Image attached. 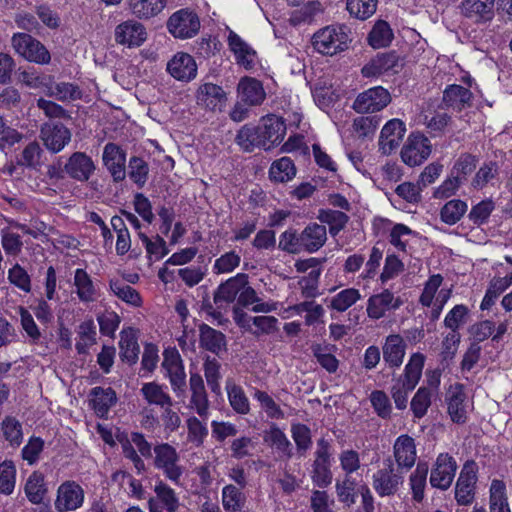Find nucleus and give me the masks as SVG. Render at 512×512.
I'll list each match as a JSON object with an SVG mask.
<instances>
[{
	"mask_svg": "<svg viewBox=\"0 0 512 512\" xmlns=\"http://www.w3.org/2000/svg\"><path fill=\"white\" fill-rule=\"evenodd\" d=\"M424 361L425 357L423 354H412L405 366L404 374L392 386L391 395L398 409L403 410L407 407L408 393L414 390L418 384L422 375Z\"/></svg>",
	"mask_w": 512,
	"mask_h": 512,
	"instance_id": "obj_1",
	"label": "nucleus"
},
{
	"mask_svg": "<svg viewBox=\"0 0 512 512\" xmlns=\"http://www.w3.org/2000/svg\"><path fill=\"white\" fill-rule=\"evenodd\" d=\"M350 30L345 25L327 26L313 36V46L321 54L334 55L348 49Z\"/></svg>",
	"mask_w": 512,
	"mask_h": 512,
	"instance_id": "obj_2",
	"label": "nucleus"
},
{
	"mask_svg": "<svg viewBox=\"0 0 512 512\" xmlns=\"http://www.w3.org/2000/svg\"><path fill=\"white\" fill-rule=\"evenodd\" d=\"M11 45L16 53L29 62L47 65L51 61V54L45 45L27 33H15Z\"/></svg>",
	"mask_w": 512,
	"mask_h": 512,
	"instance_id": "obj_3",
	"label": "nucleus"
},
{
	"mask_svg": "<svg viewBox=\"0 0 512 512\" xmlns=\"http://www.w3.org/2000/svg\"><path fill=\"white\" fill-rule=\"evenodd\" d=\"M403 481L402 471L395 468L391 458H387L383 461V468L373 475V488L381 497L391 496L397 493Z\"/></svg>",
	"mask_w": 512,
	"mask_h": 512,
	"instance_id": "obj_4",
	"label": "nucleus"
},
{
	"mask_svg": "<svg viewBox=\"0 0 512 512\" xmlns=\"http://www.w3.org/2000/svg\"><path fill=\"white\" fill-rule=\"evenodd\" d=\"M167 28L175 38H192L200 29V20L193 11L181 9L169 17Z\"/></svg>",
	"mask_w": 512,
	"mask_h": 512,
	"instance_id": "obj_5",
	"label": "nucleus"
},
{
	"mask_svg": "<svg viewBox=\"0 0 512 512\" xmlns=\"http://www.w3.org/2000/svg\"><path fill=\"white\" fill-rule=\"evenodd\" d=\"M154 466L163 471L171 481L177 483L183 473L178 464L179 455L176 449L168 443H162L154 447Z\"/></svg>",
	"mask_w": 512,
	"mask_h": 512,
	"instance_id": "obj_6",
	"label": "nucleus"
},
{
	"mask_svg": "<svg viewBox=\"0 0 512 512\" xmlns=\"http://www.w3.org/2000/svg\"><path fill=\"white\" fill-rule=\"evenodd\" d=\"M391 102V95L382 86H376L360 93L352 108L360 114L381 111Z\"/></svg>",
	"mask_w": 512,
	"mask_h": 512,
	"instance_id": "obj_7",
	"label": "nucleus"
},
{
	"mask_svg": "<svg viewBox=\"0 0 512 512\" xmlns=\"http://www.w3.org/2000/svg\"><path fill=\"white\" fill-rule=\"evenodd\" d=\"M431 154V144L423 134H411L401 150L403 162L411 167L422 164Z\"/></svg>",
	"mask_w": 512,
	"mask_h": 512,
	"instance_id": "obj_8",
	"label": "nucleus"
},
{
	"mask_svg": "<svg viewBox=\"0 0 512 512\" xmlns=\"http://www.w3.org/2000/svg\"><path fill=\"white\" fill-rule=\"evenodd\" d=\"M478 467L475 461H466L455 487V499L459 505H468L474 499Z\"/></svg>",
	"mask_w": 512,
	"mask_h": 512,
	"instance_id": "obj_9",
	"label": "nucleus"
},
{
	"mask_svg": "<svg viewBox=\"0 0 512 512\" xmlns=\"http://www.w3.org/2000/svg\"><path fill=\"white\" fill-rule=\"evenodd\" d=\"M71 131L60 122H47L42 124L40 138L44 146L52 153L62 151L71 141Z\"/></svg>",
	"mask_w": 512,
	"mask_h": 512,
	"instance_id": "obj_10",
	"label": "nucleus"
},
{
	"mask_svg": "<svg viewBox=\"0 0 512 512\" xmlns=\"http://www.w3.org/2000/svg\"><path fill=\"white\" fill-rule=\"evenodd\" d=\"M95 171L93 159L85 152H73L65 162L66 175L77 182H88Z\"/></svg>",
	"mask_w": 512,
	"mask_h": 512,
	"instance_id": "obj_11",
	"label": "nucleus"
},
{
	"mask_svg": "<svg viewBox=\"0 0 512 512\" xmlns=\"http://www.w3.org/2000/svg\"><path fill=\"white\" fill-rule=\"evenodd\" d=\"M402 67L400 57L395 51L378 53L366 63L361 73L364 77H379L387 73H397Z\"/></svg>",
	"mask_w": 512,
	"mask_h": 512,
	"instance_id": "obj_12",
	"label": "nucleus"
},
{
	"mask_svg": "<svg viewBox=\"0 0 512 512\" xmlns=\"http://www.w3.org/2000/svg\"><path fill=\"white\" fill-rule=\"evenodd\" d=\"M103 165L110 173L114 182H122L126 178V152L119 145L109 142L104 146Z\"/></svg>",
	"mask_w": 512,
	"mask_h": 512,
	"instance_id": "obj_13",
	"label": "nucleus"
},
{
	"mask_svg": "<svg viewBox=\"0 0 512 512\" xmlns=\"http://www.w3.org/2000/svg\"><path fill=\"white\" fill-rule=\"evenodd\" d=\"M84 491L75 481L63 482L57 490L55 508L58 512L73 511L82 506Z\"/></svg>",
	"mask_w": 512,
	"mask_h": 512,
	"instance_id": "obj_14",
	"label": "nucleus"
},
{
	"mask_svg": "<svg viewBox=\"0 0 512 512\" xmlns=\"http://www.w3.org/2000/svg\"><path fill=\"white\" fill-rule=\"evenodd\" d=\"M456 469L457 464L452 456L447 453L439 454L431 471V485L441 490H447L454 479Z\"/></svg>",
	"mask_w": 512,
	"mask_h": 512,
	"instance_id": "obj_15",
	"label": "nucleus"
},
{
	"mask_svg": "<svg viewBox=\"0 0 512 512\" xmlns=\"http://www.w3.org/2000/svg\"><path fill=\"white\" fill-rule=\"evenodd\" d=\"M447 412L453 423L464 424L467 421V395L462 384L451 385L446 393Z\"/></svg>",
	"mask_w": 512,
	"mask_h": 512,
	"instance_id": "obj_16",
	"label": "nucleus"
},
{
	"mask_svg": "<svg viewBox=\"0 0 512 512\" xmlns=\"http://www.w3.org/2000/svg\"><path fill=\"white\" fill-rule=\"evenodd\" d=\"M248 284V275L239 273L234 277L229 278L221 283L214 292L213 301L219 309H225L228 304L233 303L241 288Z\"/></svg>",
	"mask_w": 512,
	"mask_h": 512,
	"instance_id": "obj_17",
	"label": "nucleus"
},
{
	"mask_svg": "<svg viewBox=\"0 0 512 512\" xmlns=\"http://www.w3.org/2000/svg\"><path fill=\"white\" fill-rule=\"evenodd\" d=\"M115 41L128 47H139L147 38L145 27L135 20H127L116 26Z\"/></svg>",
	"mask_w": 512,
	"mask_h": 512,
	"instance_id": "obj_18",
	"label": "nucleus"
},
{
	"mask_svg": "<svg viewBox=\"0 0 512 512\" xmlns=\"http://www.w3.org/2000/svg\"><path fill=\"white\" fill-rule=\"evenodd\" d=\"M393 455L397 469L409 470L416 462V445L414 439L407 435H400L394 442Z\"/></svg>",
	"mask_w": 512,
	"mask_h": 512,
	"instance_id": "obj_19",
	"label": "nucleus"
},
{
	"mask_svg": "<svg viewBox=\"0 0 512 512\" xmlns=\"http://www.w3.org/2000/svg\"><path fill=\"white\" fill-rule=\"evenodd\" d=\"M262 138L266 145V150H270L278 145L284 139L286 134V124L281 117L268 115L263 117L258 124Z\"/></svg>",
	"mask_w": 512,
	"mask_h": 512,
	"instance_id": "obj_20",
	"label": "nucleus"
},
{
	"mask_svg": "<svg viewBox=\"0 0 512 512\" xmlns=\"http://www.w3.org/2000/svg\"><path fill=\"white\" fill-rule=\"evenodd\" d=\"M406 128L404 123L399 119L388 121L382 128L379 147L383 154H391L401 143Z\"/></svg>",
	"mask_w": 512,
	"mask_h": 512,
	"instance_id": "obj_21",
	"label": "nucleus"
},
{
	"mask_svg": "<svg viewBox=\"0 0 512 512\" xmlns=\"http://www.w3.org/2000/svg\"><path fill=\"white\" fill-rule=\"evenodd\" d=\"M167 71L179 81H190L196 77L197 65L191 55L178 52L167 63Z\"/></svg>",
	"mask_w": 512,
	"mask_h": 512,
	"instance_id": "obj_22",
	"label": "nucleus"
},
{
	"mask_svg": "<svg viewBox=\"0 0 512 512\" xmlns=\"http://www.w3.org/2000/svg\"><path fill=\"white\" fill-rule=\"evenodd\" d=\"M238 97L247 106L261 105L265 100L266 93L262 83L251 77H244L238 84Z\"/></svg>",
	"mask_w": 512,
	"mask_h": 512,
	"instance_id": "obj_23",
	"label": "nucleus"
},
{
	"mask_svg": "<svg viewBox=\"0 0 512 512\" xmlns=\"http://www.w3.org/2000/svg\"><path fill=\"white\" fill-rule=\"evenodd\" d=\"M155 498L148 501L150 512H162V508L167 512H175L179 507L178 498L172 488L160 482L155 486Z\"/></svg>",
	"mask_w": 512,
	"mask_h": 512,
	"instance_id": "obj_24",
	"label": "nucleus"
},
{
	"mask_svg": "<svg viewBox=\"0 0 512 512\" xmlns=\"http://www.w3.org/2000/svg\"><path fill=\"white\" fill-rule=\"evenodd\" d=\"M495 0H464L462 14L474 22H487L494 16Z\"/></svg>",
	"mask_w": 512,
	"mask_h": 512,
	"instance_id": "obj_25",
	"label": "nucleus"
},
{
	"mask_svg": "<svg viewBox=\"0 0 512 512\" xmlns=\"http://www.w3.org/2000/svg\"><path fill=\"white\" fill-rule=\"evenodd\" d=\"M382 350L383 359L390 368H398L402 365L406 353V343L400 335L387 336Z\"/></svg>",
	"mask_w": 512,
	"mask_h": 512,
	"instance_id": "obj_26",
	"label": "nucleus"
},
{
	"mask_svg": "<svg viewBox=\"0 0 512 512\" xmlns=\"http://www.w3.org/2000/svg\"><path fill=\"white\" fill-rule=\"evenodd\" d=\"M303 251L314 253L322 248L327 240V231L324 225L310 223L300 233Z\"/></svg>",
	"mask_w": 512,
	"mask_h": 512,
	"instance_id": "obj_27",
	"label": "nucleus"
},
{
	"mask_svg": "<svg viewBox=\"0 0 512 512\" xmlns=\"http://www.w3.org/2000/svg\"><path fill=\"white\" fill-rule=\"evenodd\" d=\"M472 92L461 85H449L443 92L442 107L462 111L471 106Z\"/></svg>",
	"mask_w": 512,
	"mask_h": 512,
	"instance_id": "obj_28",
	"label": "nucleus"
},
{
	"mask_svg": "<svg viewBox=\"0 0 512 512\" xmlns=\"http://www.w3.org/2000/svg\"><path fill=\"white\" fill-rule=\"evenodd\" d=\"M401 304L402 301L399 298L395 299L392 292L384 290L382 293L369 298L367 313L370 318L380 319L388 309H397Z\"/></svg>",
	"mask_w": 512,
	"mask_h": 512,
	"instance_id": "obj_29",
	"label": "nucleus"
},
{
	"mask_svg": "<svg viewBox=\"0 0 512 512\" xmlns=\"http://www.w3.org/2000/svg\"><path fill=\"white\" fill-rule=\"evenodd\" d=\"M189 385L192 393L191 404L200 417L207 418L209 412V401L201 375L197 373L191 374Z\"/></svg>",
	"mask_w": 512,
	"mask_h": 512,
	"instance_id": "obj_30",
	"label": "nucleus"
},
{
	"mask_svg": "<svg viewBox=\"0 0 512 512\" xmlns=\"http://www.w3.org/2000/svg\"><path fill=\"white\" fill-rule=\"evenodd\" d=\"M235 142L245 152H252L255 148H263L266 150V145L262 138L259 125L245 124L238 131Z\"/></svg>",
	"mask_w": 512,
	"mask_h": 512,
	"instance_id": "obj_31",
	"label": "nucleus"
},
{
	"mask_svg": "<svg viewBox=\"0 0 512 512\" xmlns=\"http://www.w3.org/2000/svg\"><path fill=\"white\" fill-rule=\"evenodd\" d=\"M228 44L231 51L235 54L238 64L242 65L245 69H252L254 67L256 52L240 36L230 31Z\"/></svg>",
	"mask_w": 512,
	"mask_h": 512,
	"instance_id": "obj_32",
	"label": "nucleus"
},
{
	"mask_svg": "<svg viewBox=\"0 0 512 512\" xmlns=\"http://www.w3.org/2000/svg\"><path fill=\"white\" fill-rule=\"evenodd\" d=\"M91 405L96 415L100 418L107 416L110 408L116 403L115 391L111 388L94 387L90 391Z\"/></svg>",
	"mask_w": 512,
	"mask_h": 512,
	"instance_id": "obj_33",
	"label": "nucleus"
},
{
	"mask_svg": "<svg viewBox=\"0 0 512 512\" xmlns=\"http://www.w3.org/2000/svg\"><path fill=\"white\" fill-rule=\"evenodd\" d=\"M198 101L210 110L220 109L226 102V93L221 86L205 83L198 89Z\"/></svg>",
	"mask_w": 512,
	"mask_h": 512,
	"instance_id": "obj_34",
	"label": "nucleus"
},
{
	"mask_svg": "<svg viewBox=\"0 0 512 512\" xmlns=\"http://www.w3.org/2000/svg\"><path fill=\"white\" fill-rule=\"evenodd\" d=\"M119 348L122 361L130 365L138 361L140 348L136 332L132 328L125 329L120 333Z\"/></svg>",
	"mask_w": 512,
	"mask_h": 512,
	"instance_id": "obj_35",
	"label": "nucleus"
},
{
	"mask_svg": "<svg viewBox=\"0 0 512 512\" xmlns=\"http://www.w3.org/2000/svg\"><path fill=\"white\" fill-rule=\"evenodd\" d=\"M200 331V344L206 350L219 354L221 351L226 350V337L221 332L207 324H201Z\"/></svg>",
	"mask_w": 512,
	"mask_h": 512,
	"instance_id": "obj_36",
	"label": "nucleus"
},
{
	"mask_svg": "<svg viewBox=\"0 0 512 512\" xmlns=\"http://www.w3.org/2000/svg\"><path fill=\"white\" fill-rule=\"evenodd\" d=\"M74 285L76 287L77 296L82 302H93L97 299V289L91 277L84 269H76Z\"/></svg>",
	"mask_w": 512,
	"mask_h": 512,
	"instance_id": "obj_37",
	"label": "nucleus"
},
{
	"mask_svg": "<svg viewBox=\"0 0 512 512\" xmlns=\"http://www.w3.org/2000/svg\"><path fill=\"white\" fill-rule=\"evenodd\" d=\"M140 392L146 402L150 405L160 406L161 408L173 405L170 395L164 391L160 384L156 382L144 383Z\"/></svg>",
	"mask_w": 512,
	"mask_h": 512,
	"instance_id": "obj_38",
	"label": "nucleus"
},
{
	"mask_svg": "<svg viewBox=\"0 0 512 512\" xmlns=\"http://www.w3.org/2000/svg\"><path fill=\"white\" fill-rule=\"evenodd\" d=\"M228 400L232 409L240 415L250 412V402L243 388L232 381L226 383Z\"/></svg>",
	"mask_w": 512,
	"mask_h": 512,
	"instance_id": "obj_39",
	"label": "nucleus"
},
{
	"mask_svg": "<svg viewBox=\"0 0 512 512\" xmlns=\"http://www.w3.org/2000/svg\"><path fill=\"white\" fill-rule=\"evenodd\" d=\"M47 95L59 101H75L82 98V91L74 83L58 82L48 87Z\"/></svg>",
	"mask_w": 512,
	"mask_h": 512,
	"instance_id": "obj_40",
	"label": "nucleus"
},
{
	"mask_svg": "<svg viewBox=\"0 0 512 512\" xmlns=\"http://www.w3.org/2000/svg\"><path fill=\"white\" fill-rule=\"evenodd\" d=\"M166 4L167 0H135L131 3V10L138 18L149 19L159 14Z\"/></svg>",
	"mask_w": 512,
	"mask_h": 512,
	"instance_id": "obj_41",
	"label": "nucleus"
},
{
	"mask_svg": "<svg viewBox=\"0 0 512 512\" xmlns=\"http://www.w3.org/2000/svg\"><path fill=\"white\" fill-rule=\"evenodd\" d=\"M296 175V167L288 157L274 161L269 169V176L275 182H287Z\"/></svg>",
	"mask_w": 512,
	"mask_h": 512,
	"instance_id": "obj_42",
	"label": "nucleus"
},
{
	"mask_svg": "<svg viewBox=\"0 0 512 512\" xmlns=\"http://www.w3.org/2000/svg\"><path fill=\"white\" fill-rule=\"evenodd\" d=\"M47 492V488L44 482V476L40 472H33L26 484L25 494L30 502L33 504H40Z\"/></svg>",
	"mask_w": 512,
	"mask_h": 512,
	"instance_id": "obj_43",
	"label": "nucleus"
},
{
	"mask_svg": "<svg viewBox=\"0 0 512 512\" xmlns=\"http://www.w3.org/2000/svg\"><path fill=\"white\" fill-rule=\"evenodd\" d=\"M377 4L378 0H347L346 8L352 17L364 21L376 12Z\"/></svg>",
	"mask_w": 512,
	"mask_h": 512,
	"instance_id": "obj_44",
	"label": "nucleus"
},
{
	"mask_svg": "<svg viewBox=\"0 0 512 512\" xmlns=\"http://www.w3.org/2000/svg\"><path fill=\"white\" fill-rule=\"evenodd\" d=\"M467 208L466 202L462 200H450L441 208L440 218L444 223L454 225L463 217Z\"/></svg>",
	"mask_w": 512,
	"mask_h": 512,
	"instance_id": "obj_45",
	"label": "nucleus"
},
{
	"mask_svg": "<svg viewBox=\"0 0 512 512\" xmlns=\"http://www.w3.org/2000/svg\"><path fill=\"white\" fill-rule=\"evenodd\" d=\"M393 38L392 30L386 21L376 22L368 35V43L373 48H381L390 44Z\"/></svg>",
	"mask_w": 512,
	"mask_h": 512,
	"instance_id": "obj_46",
	"label": "nucleus"
},
{
	"mask_svg": "<svg viewBox=\"0 0 512 512\" xmlns=\"http://www.w3.org/2000/svg\"><path fill=\"white\" fill-rule=\"evenodd\" d=\"M1 430L11 446L18 447L23 441L22 424L15 417L7 416L1 423Z\"/></svg>",
	"mask_w": 512,
	"mask_h": 512,
	"instance_id": "obj_47",
	"label": "nucleus"
},
{
	"mask_svg": "<svg viewBox=\"0 0 512 512\" xmlns=\"http://www.w3.org/2000/svg\"><path fill=\"white\" fill-rule=\"evenodd\" d=\"M264 440L274 446L279 452L286 457H292V444L284 434V432L275 424L266 432Z\"/></svg>",
	"mask_w": 512,
	"mask_h": 512,
	"instance_id": "obj_48",
	"label": "nucleus"
},
{
	"mask_svg": "<svg viewBox=\"0 0 512 512\" xmlns=\"http://www.w3.org/2000/svg\"><path fill=\"white\" fill-rule=\"evenodd\" d=\"M149 174L148 163L141 157L133 156L128 163V176L139 187L142 188Z\"/></svg>",
	"mask_w": 512,
	"mask_h": 512,
	"instance_id": "obj_49",
	"label": "nucleus"
},
{
	"mask_svg": "<svg viewBox=\"0 0 512 512\" xmlns=\"http://www.w3.org/2000/svg\"><path fill=\"white\" fill-rule=\"evenodd\" d=\"M222 503L225 510L229 512H239L244 506L245 496L234 485H227L222 491Z\"/></svg>",
	"mask_w": 512,
	"mask_h": 512,
	"instance_id": "obj_50",
	"label": "nucleus"
},
{
	"mask_svg": "<svg viewBox=\"0 0 512 512\" xmlns=\"http://www.w3.org/2000/svg\"><path fill=\"white\" fill-rule=\"evenodd\" d=\"M477 163L478 159L474 155L469 153L461 154L454 163L451 173L455 177H459L458 179L464 183L467 177L475 170Z\"/></svg>",
	"mask_w": 512,
	"mask_h": 512,
	"instance_id": "obj_51",
	"label": "nucleus"
},
{
	"mask_svg": "<svg viewBox=\"0 0 512 512\" xmlns=\"http://www.w3.org/2000/svg\"><path fill=\"white\" fill-rule=\"evenodd\" d=\"M428 469L426 462H418L415 471L410 476L413 497L416 501L423 499Z\"/></svg>",
	"mask_w": 512,
	"mask_h": 512,
	"instance_id": "obj_52",
	"label": "nucleus"
},
{
	"mask_svg": "<svg viewBox=\"0 0 512 512\" xmlns=\"http://www.w3.org/2000/svg\"><path fill=\"white\" fill-rule=\"evenodd\" d=\"M360 293L357 289L347 288L336 294L330 301L329 307L344 312L360 299Z\"/></svg>",
	"mask_w": 512,
	"mask_h": 512,
	"instance_id": "obj_53",
	"label": "nucleus"
},
{
	"mask_svg": "<svg viewBox=\"0 0 512 512\" xmlns=\"http://www.w3.org/2000/svg\"><path fill=\"white\" fill-rule=\"evenodd\" d=\"M43 149L36 141L30 142L22 151L18 164L28 168H37L41 165Z\"/></svg>",
	"mask_w": 512,
	"mask_h": 512,
	"instance_id": "obj_54",
	"label": "nucleus"
},
{
	"mask_svg": "<svg viewBox=\"0 0 512 512\" xmlns=\"http://www.w3.org/2000/svg\"><path fill=\"white\" fill-rule=\"evenodd\" d=\"M110 288L113 291V293L122 301L136 307L140 306L141 297L139 293L131 286L124 284L118 280H111Z\"/></svg>",
	"mask_w": 512,
	"mask_h": 512,
	"instance_id": "obj_55",
	"label": "nucleus"
},
{
	"mask_svg": "<svg viewBox=\"0 0 512 512\" xmlns=\"http://www.w3.org/2000/svg\"><path fill=\"white\" fill-rule=\"evenodd\" d=\"M314 357L317 359V362L329 373H334L337 371L339 366V361L337 358L330 353V349L328 346L323 347L320 344H314L311 347Z\"/></svg>",
	"mask_w": 512,
	"mask_h": 512,
	"instance_id": "obj_56",
	"label": "nucleus"
},
{
	"mask_svg": "<svg viewBox=\"0 0 512 512\" xmlns=\"http://www.w3.org/2000/svg\"><path fill=\"white\" fill-rule=\"evenodd\" d=\"M253 397L259 402L261 408L265 411L269 418H284V412L267 392L256 389Z\"/></svg>",
	"mask_w": 512,
	"mask_h": 512,
	"instance_id": "obj_57",
	"label": "nucleus"
},
{
	"mask_svg": "<svg viewBox=\"0 0 512 512\" xmlns=\"http://www.w3.org/2000/svg\"><path fill=\"white\" fill-rule=\"evenodd\" d=\"M278 248L290 254H298L303 251L300 233L293 228L284 231L279 237Z\"/></svg>",
	"mask_w": 512,
	"mask_h": 512,
	"instance_id": "obj_58",
	"label": "nucleus"
},
{
	"mask_svg": "<svg viewBox=\"0 0 512 512\" xmlns=\"http://www.w3.org/2000/svg\"><path fill=\"white\" fill-rule=\"evenodd\" d=\"M319 219L327 223L330 226V233L335 235L346 226L349 217L342 211L323 210L320 212Z\"/></svg>",
	"mask_w": 512,
	"mask_h": 512,
	"instance_id": "obj_59",
	"label": "nucleus"
},
{
	"mask_svg": "<svg viewBox=\"0 0 512 512\" xmlns=\"http://www.w3.org/2000/svg\"><path fill=\"white\" fill-rule=\"evenodd\" d=\"M432 392L426 387H420L411 401V410L416 418H422L431 405Z\"/></svg>",
	"mask_w": 512,
	"mask_h": 512,
	"instance_id": "obj_60",
	"label": "nucleus"
},
{
	"mask_svg": "<svg viewBox=\"0 0 512 512\" xmlns=\"http://www.w3.org/2000/svg\"><path fill=\"white\" fill-rule=\"evenodd\" d=\"M319 11L320 3L317 1H309L291 13L290 23L299 25L301 23L310 22Z\"/></svg>",
	"mask_w": 512,
	"mask_h": 512,
	"instance_id": "obj_61",
	"label": "nucleus"
},
{
	"mask_svg": "<svg viewBox=\"0 0 512 512\" xmlns=\"http://www.w3.org/2000/svg\"><path fill=\"white\" fill-rule=\"evenodd\" d=\"M241 262V257L235 251H229L215 260L213 271L216 274L233 272Z\"/></svg>",
	"mask_w": 512,
	"mask_h": 512,
	"instance_id": "obj_62",
	"label": "nucleus"
},
{
	"mask_svg": "<svg viewBox=\"0 0 512 512\" xmlns=\"http://www.w3.org/2000/svg\"><path fill=\"white\" fill-rule=\"evenodd\" d=\"M16 469L12 462L0 463V493L10 495L15 487Z\"/></svg>",
	"mask_w": 512,
	"mask_h": 512,
	"instance_id": "obj_63",
	"label": "nucleus"
},
{
	"mask_svg": "<svg viewBox=\"0 0 512 512\" xmlns=\"http://www.w3.org/2000/svg\"><path fill=\"white\" fill-rule=\"evenodd\" d=\"M370 402L374 408L376 414L387 419L390 417L392 412V405L387 394L382 390H375L370 394Z\"/></svg>",
	"mask_w": 512,
	"mask_h": 512,
	"instance_id": "obj_64",
	"label": "nucleus"
}]
</instances>
